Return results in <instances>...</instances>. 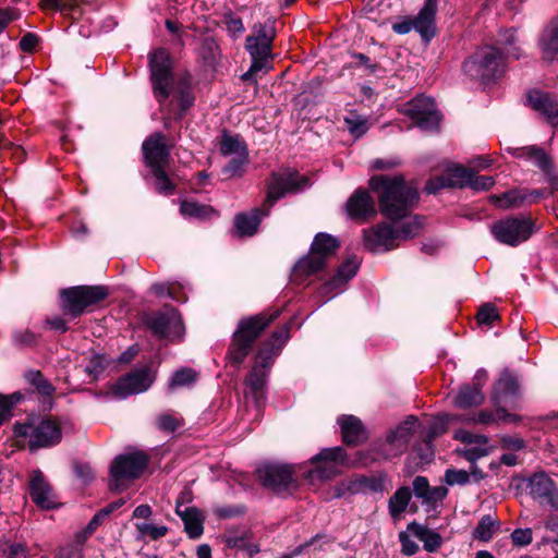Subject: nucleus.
I'll return each mask as SVG.
<instances>
[{
  "label": "nucleus",
  "instance_id": "423d86ee",
  "mask_svg": "<svg viewBox=\"0 0 558 558\" xmlns=\"http://www.w3.org/2000/svg\"><path fill=\"white\" fill-rule=\"evenodd\" d=\"M148 457L141 451L123 453L114 458L110 465L109 487L111 490L123 492L144 472Z\"/></svg>",
  "mask_w": 558,
  "mask_h": 558
},
{
  "label": "nucleus",
  "instance_id": "f3484780",
  "mask_svg": "<svg viewBox=\"0 0 558 558\" xmlns=\"http://www.w3.org/2000/svg\"><path fill=\"white\" fill-rule=\"evenodd\" d=\"M280 315V311L277 310L270 314L260 313L255 316L242 319L233 336L243 340L245 343L253 347L255 340L260 333Z\"/></svg>",
  "mask_w": 558,
  "mask_h": 558
},
{
  "label": "nucleus",
  "instance_id": "5fc2aeb1",
  "mask_svg": "<svg viewBox=\"0 0 558 558\" xmlns=\"http://www.w3.org/2000/svg\"><path fill=\"white\" fill-rule=\"evenodd\" d=\"M476 319L480 325L490 326L495 320L499 319L496 306L490 303L484 304L480 308Z\"/></svg>",
  "mask_w": 558,
  "mask_h": 558
},
{
  "label": "nucleus",
  "instance_id": "bf43d9fd",
  "mask_svg": "<svg viewBox=\"0 0 558 558\" xmlns=\"http://www.w3.org/2000/svg\"><path fill=\"white\" fill-rule=\"evenodd\" d=\"M250 538V533L247 531L242 532H229L226 535V543L230 548H239L241 549L245 546V543Z\"/></svg>",
  "mask_w": 558,
  "mask_h": 558
},
{
  "label": "nucleus",
  "instance_id": "bb28decb",
  "mask_svg": "<svg viewBox=\"0 0 558 558\" xmlns=\"http://www.w3.org/2000/svg\"><path fill=\"white\" fill-rule=\"evenodd\" d=\"M437 11V0H426L416 17L412 21L413 28L420 33L426 41L435 36V14Z\"/></svg>",
  "mask_w": 558,
  "mask_h": 558
},
{
  "label": "nucleus",
  "instance_id": "20e7f679",
  "mask_svg": "<svg viewBox=\"0 0 558 558\" xmlns=\"http://www.w3.org/2000/svg\"><path fill=\"white\" fill-rule=\"evenodd\" d=\"M15 437L26 438L31 451L58 445L62 439L59 422L50 416L32 414L13 425Z\"/></svg>",
  "mask_w": 558,
  "mask_h": 558
},
{
  "label": "nucleus",
  "instance_id": "49530a36",
  "mask_svg": "<svg viewBox=\"0 0 558 558\" xmlns=\"http://www.w3.org/2000/svg\"><path fill=\"white\" fill-rule=\"evenodd\" d=\"M126 384H153L156 380V372L149 365L135 368L126 377Z\"/></svg>",
  "mask_w": 558,
  "mask_h": 558
},
{
  "label": "nucleus",
  "instance_id": "1a4fd4ad",
  "mask_svg": "<svg viewBox=\"0 0 558 558\" xmlns=\"http://www.w3.org/2000/svg\"><path fill=\"white\" fill-rule=\"evenodd\" d=\"M535 231V223L530 217L519 216L500 219L490 227L494 238L502 244L517 246L525 242Z\"/></svg>",
  "mask_w": 558,
  "mask_h": 558
},
{
  "label": "nucleus",
  "instance_id": "f03ea898",
  "mask_svg": "<svg viewBox=\"0 0 558 558\" xmlns=\"http://www.w3.org/2000/svg\"><path fill=\"white\" fill-rule=\"evenodd\" d=\"M308 185V179L296 171L274 173L268 185L267 197L262 207L240 213L234 218V227L241 236L256 233L263 217L268 216L274 204L288 193H296Z\"/></svg>",
  "mask_w": 558,
  "mask_h": 558
},
{
  "label": "nucleus",
  "instance_id": "052dcab7",
  "mask_svg": "<svg viewBox=\"0 0 558 558\" xmlns=\"http://www.w3.org/2000/svg\"><path fill=\"white\" fill-rule=\"evenodd\" d=\"M469 186L475 191H486L489 190L494 184L495 180L489 175H476L473 171V177L470 180Z\"/></svg>",
  "mask_w": 558,
  "mask_h": 558
},
{
  "label": "nucleus",
  "instance_id": "603ef678",
  "mask_svg": "<svg viewBox=\"0 0 558 558\" xmlns=\"http://www.w3.org/2000/svg\"><path fill=\"white\" fill-rule=\"evenodd\" d=\"M157 427L166 433H172L182 425V418L172 413H163L156 420Z\"/></svg>",
  "mask_w": 558,
  "mask_h": 558
},
{
  "label": "nucleus",
  "instance_id": "a19ab883",
  "mask_svg": "<svg viewBox=\"0 0 558 558\" xmlns=\"http://www.w3.org/2000/svg\"><path fill=\"white\" fill-rule=\"evenodd\" d=\"M252 345L245 343L243 340L232 336V341L228 350L227 360L229 364L239 366L244 362L248 355Z\"/></svg>",
  "mask_w": 558,
  "mask_h": 558
},
{
  "label": "nucleus",
  "instance_id": "ea45409f",
  "mask_svg": "<svg viewBox=\"0 0 558 558\" xmlns=\"http://www.w3.org/2000/svg\"><path fill=\"white\" fill-rule=\"evenodd\" d=\"M498 530V522L490 514L483 515L476 527L473 530V538L481 542H488Z\"/></svg>",
  "mask_w": 558,
  "mask_h": 558
},
{
  "label": "nucleus",
  "instance_id": "ddd939ff",
  "mask_svg": "<svg viewBox=\"0 0 558 558\" xmlns=\"http://www.w3.org/2000/svg\"><path fill=\"white\" fill-rule=\"evenodd\" d=\"M253 34L246 37L245 48L252 59L264 63L271 57L272 43L276 38L275 21L254 24Z\"/></svg>",
  "mask_w": 558,
  "mask_h": 558
},
{
  "label": "nucleus",
  "instance_id": "39448f33",
  "mask_svg": "<svg viewBox=\"0 0 558 558\" xmlns=\"http://www.w3.org/2000/svg\"><path fill=\"white\" fill-rule=\"evenodd\" d=\"M289 339V325H283L271 333L258 350L246 384H264L268 379L276 357Z\"/></svg>",
  "mask_w": 558,
  "mask_h": 558
},
{
  "label": "nucleus",
  "instance_id": "8fccbe9b",
  "mask_svg": "<svg viewBox=\"0 0 558 558\" xmlns=\"http://www.w3.org/2000/svg\"><path fill=\"white\" fill-rule=\"evenodd\" d=\"M220 150L223 155H240L246 154V148L238 136H223L220 145Z\"/></svg>",
  "mask_w": 558,
  "mask_h": 558
},
{
  "label": "nucleus",
  "instance_id": "a211bd4d",
  "mask_svg": "<svg viewBox=\"0 0 558 558\" xmlns=\"http://www.w3.org/2000/svg\"><path fill=\"white\" fill-rule=\"evenodd\" d=\"M364 245L372 252H386L397 244V230L393 226L383 222L363 231Z\"/></svg>",
  "mask_w": 558,
  "mask_h": 558
},
{
  "label": "nucleus",
  "instance_id": "37998d69",
  "mask_svg": "<svg viewBox=\"0 0 558 558\" xmlns=\"http://www.w3.org/2000/svg\"><path fill=\"white\" fill-rule=\"evenodd\" d=\"M166 168L167 167H158L150 169V171L153 177L155 178L156 191L162 195H171L175 191V185L168 177Z\"/></svg>",
  "mask_w": 558,
  "mask_h": 558
},
{
  "label": "nucleus",
  "instance_id": "4d7b16f0",
  "mask_svg": "<svg viewBox=\"0 0 558 558\" xmlns=\"http://www.w3.org/2000/svg\"><path fill=\"white\" fill-rule=\"evenodd\" d=\"M445 481L448 485H465L470 482V474L464 470L448 469L445 473Z\"/></svg>",
  "mask_w": 558,
  "mask_h": 558
},
{
  "label": "nucleus",
  "instance_id": "cd10ccee",
  "mask_svg": "<svg viewBox=\"0 0 558 558\" xmlns=\"http://www.w3.org/2000/svg\"><path fill=\"white\" fill-rule=\"evenodd\" d=\"M539 48L544 60H558V16L551 19L543 29Z\"/></svg>",
  "mask_w": 558,
  "mask_h": 558
},
{
  "label": "nucleus",
  "instance_id": "4468645a",
  "mask_svg": "<svg viewBox=\"0 0 558 558\" xmlns=\"http://www.w3.org/2000/svg\"><path fill=\"white\" fill-rule=\"evenodd\" d=\"M256 473L262 485L276 493L288 490L295 483L292 469L289 465L265 463L256 470Z\"/></svg>",
  "mask_w": 558,
  "mask_h": 558
},
{
  "label": "nucleus",
  "instance_id": "69168bd1",
  "mask_svg": "<svg viewBox=\"0 0 558 558\" xmlns=\"http://www.w3.org/2000/svg\"><path fill=\"white\" fill-rule=\"evenodd\" d=\"M4 554L8 558H27L28 549L26 545L21 543L10 544L7 549H4Z\"/></svg>",
  "mask_w": 558,
  "mask_h": 558
},
{
  "label": "nucleus",
  "instance_id": "2eb2a0df",
  "mask_svg": "<svg viewBox=\"0 0 558 558\" xmlns=\"http://www.w3.org/2000/svg\"><path fill=\"white\" fill-rule=\"evenodd\" d=\"M171 145H168L166 135L154 132L142 144L144 162L149 169L168 167L171 156Z\"/></svg>",
  "mask_w": 558,
  "mask_h": 558
},
{
  "label": "nucleus",
  "instance_id": "4be33fe9",
  "mask_svg": "<svg viewBox=\"0 0 558 558\" xmlns=\"http://www.w3.org/2000/svg\"><path fill=\"white\" fill-rule=\"evenodd\" d=\"M531 108L542 114L547 122L558 128V100L553 95L533 89L527 93Z\"/></svg>",
  "mask_w": 558,
  "mask_h": 558
},
{
  "label": "nucleus",
  "instance_id": "13d9d810",
  "mask_svg": "<svg viewBox=\"0 0 558 558\" xmlns=\"http://www.w3.org/2000/svg\"><path fill=\"white\" fill-rule=\"evenodd\" d=\"M177 100L180 109L179 113L177 114V118L181 119L185 111L193 106L194 96L192 95L189 88H182L177 96Z\"/></svg>",
  "mask_w": 558,
  "mask_h": 558
},
{
  "label": "nucleus",
  "instance_id": "3c124183",
  "mask_svg": "<svg viewBox=\"0 0 558 558\" xmlns=\"http://www.w3.org/2000/svg\"><path fill=\"white\" fill-rule=\"evenodd\" d=\"M344 123L350 133L355 136L363 135L368 129L366 118L354 112H351L348 117L344 118Z\"/></svg>",
  "mask_w": 558,
  "mask_h": 558
},
{
  "label": "nucleus",
  "instance_id": "0e129e2a",
  "mask_svg": "<svg viewBox=\"0 0 558 558\" xmlns=\"http://www.w3.org/2000/svg\"><path fill=\"white\" fill-rule=\"evenodd\" d=\"M454 438L458 440H461L462 442H465V444H472V442L487 444V441H488L486 436L473 435L463 429L457 430L454 434Z\"/></svg>",
  "mask_w": 558,
  "mask_h": 558
},
{
  "label": "nucleus",
  "instance_id": "f8f14e48",
  "mask_svg": "<svg viewBox=\"0 0 558 558\" xmlns=\"http://www.w3.org/2000/svg\"><path fill=\"white\" fill-rule=\"evenodd\" d=\"M311 462L314 468L307 472L308 480H329L339 473V466L345 464V450L339 446L325 448L314 456Z\"/></svg>",
  "mask_w": 558,
  "mask_h": 558
},
{
  "label": "nucleus",
  "instance_id": "a878e982",
  "mask_svg": "<svg viewBox=\"0 0 558 558\" xmlns=\"http://www.w3.org/2000/svg\"><path fill=\"white\" fill-rule=\"evenodd\" d=\"M413 493L423 505L435 507L448 495L445 486L432 487L425 476H416L413 480Z\"/></svg>",
  "mask_w": 558,
  "mask_h": 558
},
{
  "label": "nucleus",
  "instance_id": "393cba45",
  "mask_svg": "<svg viewBox=\"0 0 558 558\" xmlns=\"http://www.w3.org/2000/svg\"><path fill=\"white\" fill-rule=\"evenodd\" d=\"M29 494L33 501L43 509H51L57 504L51 487L40 471H34L32 474Z\"/></svg>",
  "mask_w": 558,
  "mask_h": 558
},
{
  "label": "nucleus",
  "instance_id": "b1692460",
  "mask_svg": "<svg viewBox=\"0 0 558 558\" xmlns=\"http://www.w3.org/2000/svg\"><path fill=\"white\" fill-rule=\"evenodd\" d=\"M343 442L349 446H357L368 438V433L362 421L354 415L343 414L338 417Z\"/></svg>",
  "mask_w": 558,
  "mask_h": 558
},
{
  "label": "nucleus",
  "instance_id": "774afa93",
  "mask_svg": "<svg viewBox=\"0 0 558 558\" xmlns=\"http://www.w3.org/2000/svg\"><path fill=\"white\" fill-rule=\"evenodd\" d=\"M523 376L518 373L517 371L505 368L499 377L498 384H518L519 381L523 380Z\"/></svg>",
  "mask_w": 558,
  "mask_h": 558
},
{
  "label": "nucleus",
  "instance_id": "e433bc0d",
  "mask_svg": "<svg viewBox=\"0 0 558 558\" xmlns=\"http://www.w3.org/2000/svg\"><path fill=\"white\" fill-rule=\"evenodd\" d=\"M338 247L339 241L335 236L322 232L316 234L314 238L310 251L315 255L323 257L324 262L326 263L327 259L336 253Z\"/></svg>",
  "mask_w": 558,
  "mask_h": 558
},
{
  "label": "nucleus",
  "instance_id": "7c9ffc66",
  "mask_svg": "<svg viewBox=\"0 0 558 558\" xmlns=\"http://www.w3.org/2000/svg\"><path fill=\"white\" fill-rule=\"evenodd\" d=\"M85 0H40L44 10H53L72 21L80 20L83 15Z\"/></svg>",
  "mask_w": 558,
  "mask_h": 558
},
{
  "label": "nucleus",
  "instance_id": "680f3d73",
  "mask_svg": "<svg viewBox=\"0 0 558 558\" xmlns=\"http://www.w3.org/2000/svg\"><path fill=\"white\" fill-rule=\"evenodd\" d=\"M399 542L401 544V553L405 556H413L418 550V545L410 537L407 532L399 533Z\"/></svg>",
  "mask_w": 558,
  "mask_h": 558
},
{
  "label": "nucleus",
  "instance_id": "09e8293b",
  "mask_svg": "<svg viewBox=\"0 0 558 558\" xmlns=\"http://www.w3.org/2000/svg\"><path fill=\"white\" fill-rule=\"evenodd\" d=\"M422 228V221L418 217H413L404 221L397 230V240H408L415 236Z\"/></svg>",
  "mask_w": 558,
  "mask_h": 558
},
{
  "label": "nucleus",
  "instance_id": "2f4dec72",
  "mask_svg": "<svg viewBox=\"0 0 558 558\" xmlns=\"http://www.w3.org/2000/svg\"><path fill=\"white\" fill-rule=\"evenodd\" d=\"M184 523V529L191 538H198L204 532V520L202 511L195 507H184L183 511L177 513Z\"/></svg>",
  "mask_w": 558,
  "mask_h": 558
},
{
  "label": "nucleus",
  "instance_id": "a18cd8bd",
  "mask_svg": "<svg viewBox=\"0 0 558 558\" xmlns=\"http://www.w3.org/2000/svg\"><path fill=\"white\" fill-rule=\"evenodd\" d=\"M22 398L21 392H13L11 395L0 393V426L11 417L13 407L16 405Z\"/></svg>",
  "mask_w": 558,
  "mask_h": 558
},
{
  "label": "nucleus",
  "instance_id": "473e14b6",
  "mask_svg": "<svg viewBox=\"0 0 558 558\" xmlns=\"http://www.w3.org/2000/svg\"><path fill=\"white\" fill-rule=\"evenodd\" d=\"M148 386H102L100 390H90V392L107 401L123 400L131 395L145 392Z\"/></svg>",
  "mask_w": 558,
  "mask_h": 558
},
{
  "label": "nucleus",
  "instance_id": "0eeeda50",
  "mask_svg": "<svg viewBox=\"0 0 558 558\" xmlns=\"http://www.w3.org/2000/svg\"><path fill=\"white\" fill-rule=\"evenodd\" d=\"M463 71L472 80L486 83L504 72V56L494 46L481 47L463 63Z\"/></svg>",
  "mask_w": 558,
  "mask_h": 558
},
{
  "label": "nucleus",
  "instance_id": "4c0bfd02",
  "mask_svg": "<svg viewBox=\"0 0 558 558\" xmlns=\"http://www.w3.org/2000/svg\"><path fill=\"white\" fill-rule=\"evenodd\" d=\"M521 398L520 386H497L494 399L498 409L517 408Z\"/></svg>",
  "mask_w": 558,
  "mask_h": 558
},
{
  "label": "nucleus",
  "instance_id": "f257e3e1",
  "mask_svg": "<svg viewBox=\"0 0 558 558\" xmlns=\"http://www.w3.org/2000/svg\"><path fill=\"white\" fill-rule=\"evenodd\" d=\"M369 187L377 194L381 215L392 221L405 218L420 199L417 189L408 184L402 174L374 175Z\"/></svg>",
  "mask_w": 558,
  "mask_h": 558
},
{
  "label": "nucleus",
  "instance_id": "412c9836",
  "mask_svg": "<svg viewBox=\"0 0 558 558\" xmlns=\"http://www.w3.org/2000/svg\"><path fill=\"white\" fill-rule=\"evenodd\" d=\"M357 268L359 262L355 257L347 259L339 266L337 274L320 287L319 293L327 299H332L355 276Z\"/></svg>",
  "mask_w": 558,
  "mask_h": 558
},
{
  "label": "nucleus",
  "instance_id": "de8ad7c7",
  "mask_svg": "<svg viewBox=\"0 0 558 558\" xmlns=\"http://www.w3.org/2000/svg\"><path fill=\"white\" fill-rule=\"evenodd\" d=\"M449 423H450L449 415H440V416L434 417L428 425L427 435H426L427 444H430L433 441V439L445 434L447 432Z\"/></svg>",
  "mask_w": 558,
  "mask_h": 558
},
{
  "label": "nucleus",
  "instance_id": "338daca9",
  "mask_svg": "<svg viewBox=\"0 0 558 558\" xmlns=\"http://www.w3.org/2000/svg\"><path fill=\"white\" fill-rule=\"evenodd\" d=\"M20 17V12L12 8L0 9V33L8 26V24Z\"/></svg>",
  "mask_w": 558,
  "mask_h": 558
},
{
  "label": "nucleus",
  "instance_id": "aec40b11",
  "mask_svg": "<svg viewBox=\"0 0 558 558\" xmlns=\"http://www.w3.org/2000/svg\"><path fill=\"white\" fill-rule=\"evenodd\" d=\"M473 177V170L463 166H453L447 170L444 175L429 180L425 185L428 194H435L442 187H464L469 186Z\"/></svg>",
  "mask_w": 558,
  "mask_h": 558
},
{
  "label": "nucleus",
  "instance_id": "79ce46f5",
  "mask_svg": "<svg viewBox=\"0 0 558 558\" xmlns=\"http://www.w3.org/2000/svg\"><path fill=\"white\" fill-rule=\"evenodd\" d=\"M136 531L138 533L137 538L149 537L153 541H157L168 533V527L166 525H158L151 522H136L135 523Z\"/></svg>",
  "mask_w": 558,
  "mask_h": 558
},
{
  "label": "nucleus",
  "instance_id": "9d476101",
  "mask_svg": "<svg viewBox=\"0 0 558 558\" xmlns=\"http://www.w3.org/2000/svg\"><path fill=\"white\" fill-rule=\"evenodd\" d=\"M153 92L157 101L162 105L170 96L173 83L171 60L167 50L160 48L149 56Z\"/></svg>",
  "mask_w": 558,
  "mask_h": 558
},
{
  "label": "nucleus",
  "instance_id": "e2e57ef3",
  "mask_svg": "<svg viewBox=\"0 0 558 558\" xmlns=\"http://www.w3.org/2000/svg\"><path fill=\"white\" fill-rule=\"evenodd\" d=\"M512 543L517 546H526L532 543L531 529H515L511 533Z\"/></svg>",
  "mask_w": 558,
  "mask_h": 558
},
{
  "label": "nucleus",
  "instance_id": "c9c22d12",
  "mask_svg": "<svg viewBox=\"0 0 558 558\" xmlns=\"http://www.w3.org/2000/svg\"><path fill=\"white\" fill-rule=\"evenodd\" d=\"M412 498L410 487H399L395 494L389 498L388 510L393 520H400L403 512L407 510Z\"/></svg>",
  "mask_w": 558,
  "mask_h": 558
},
{
  "label": "nucleus",
  "instance_id": "c756f323",
  "mask_svg": "<svg viewBox=\"0 0 558 558\" xmlns=\"http://www.w3.org/2000/svg\"><path fill=\"white\" fill-rule=\"evenodd\" d=\"M551 192L543 189L538 190H511L506 192L499 201L502 207H518L523 203H535L537 199L550 195Z\"/></svg>",
  "mask_w": 558,
  "mask_h": 558
},
{
  "label": "nucleus",
  "instance_id": "864d4df0",
  "mask_svg": "<svg viewBox=\"0 0 558 558\" xmlns=\"http://www.w3.org/2000/svg\"><path fill=\"white\" fill-rule=\"evenodd\" d=\"M246 163L247 153L235 155V157L230 159L228 165L223 168V173L230 178L241 175Z\"/></svg>",
  "mask_w": 558,
  "mask_h": 558
},
{
  "label": "nucleus",
  "instance_id": "6ab92c4d",
  "mask_svg": "<svg viewBox=\"0 0 558 558\" xmlns=\"http://www.w3.org/2000/svg\"><path fill=\"white\" fill-rule=\"evenodd\" d=\"M526 488L534 499L558 510V487L545 472L534 473L529 478Z\"/></svg>",
  "mask_w": 558,
  "mask_h": 558
},
{
  "label": "nucleus",
  "instance_id": "c03bdc74",
  "mask_svg": "<svg viewBox=\"0 0 558 558\" xmlns=\"http://www.w3.org/2000/svg\"><path fill=\"white\" fill-rule=\"evenodd\" d=\"M180 213L185 217L204 219L213 214L214 210L210 206L202 205L194 201H183L180 205Z\"/></svg>",
  "mask_w": 558,
  "mask_h": 558
},
{
  "label": "nucleus",
  "instance_id": "5701e85b",
  "mask_svg": "<svg viewBox=\"0 0 558 558\" xmlns=\"http://www.w3.org/2000/svg\"><path fill=\"white\" fill-rule=\"evenodd\" d=\"M345 211L353 220H366L375 216V203L367 191L357 190L347 201Z\"/></svg>",
  "mask_w": 558,
  "mask_h": 558
},
{
  "label": "nucleus",
  "instance_id": "dca6fc26",
  "mask_svg": "<svg viewBox=\"0 0 558 558\" xmlns=\"http://www.w3.org/2000/svg\"><path fill=\"white\" fill-rule=\"evenodd\" d=\"M146 325L158 338L178 337L182 331L181 317L174 308L150 314L146 318Z\"/></svg>",
  "mask_w": 558,
  "mask_h": 558
},
{
  "label": "nucleus",
  "instance_id": "c85d7f7f",
  "mask_svg": "<svg viewBox=\"0 0 558 558\" xmlns=\"http://www.w3.org/2000/svg\"><path fill=\"white\" fill-rule=\"evenodd\" d=\"M325 266L324 258L310 251L306 256L300 258L294 265L292 278L296 282H303L307 277L322 271Z\"/></svg>",
  "mask_w": 558,
  "mask_h": 558
},
{
  "label": "nucleus",
  "instance_id": "72a5a7b5",
  "mask_svg": "<svg viewBox=\"0 0 558 558\" xmlns=\"http://www.w3.org/2000/svg\"><path fill=\"white\" fill-rule=\"evenodd\" d=\"M408 531L423 542L424 549L428 553L436 551L442 544V538L437 532L416 522L409 523Z\"/></svg>",
  "mask_w": 558,
  "mask_h": 558
},
{
  "label": "nucleus",
  "instance_id": "9b49d317",
  "mask_svg": "<svg viewBox=\"0 0 558 558\" xmlns=\"http://www.w3.org/2000/svg\"><path fill=\"white\" fill-rule=\"evenodd\" d=\"M403 113L424 131L437 130L441 120L434 99L427 96H418L407 102Z\"/></svg>",
  "mask_w": 558,
  "mask_h": 558
},
{
  "label": "nucleus",
  "instance_id": "58836bf2",
  "mask_svg": "<svg viewBox=\"0 0 558 558\" xmlns=\"http://www.w3.org/2000/svg\"><path fill=\"white\" fill-rule=\"evenodd\" d=\"M484 400V396L478 386H464L454 399V403L459 408H470L480 405Z\"/></svg>",
  "mask_w": 558,
  "mask_h": 558
},
{
  "label": "nucleus",
  "instance_id": "f704fd0d",
  "mask_svg": "<svg viewBox=\"0 0 558 558\" xmlns=\"http://www.w3.org/2000/svg\"><path fill=\"white\" fill-rule=\"evenodd\" d=\"M517 157L532 161L543 172L549 173L553 170V162L546 151L538 146H525L517 149Z\"/></svg>",
  "mask_w": 558,
  "mask_h": 558
},
{
  "label": "nucleus",
  "instance_id": "7ed1b4c3",
  "mask_svg": "<svg viewBox=\"0 0 558 558\" xmlns=\"http://www.w3.org/2000/svg\"><path fill=\"white\" fill-rule=\"evenodd\" d=\"M418 427V418L414 415H408L395 428H391L385 438L374 442L369 457L362 456L363 464L367 465L369 461L388 460L403 454Z\"/></svg>",
  "mask_w": 558,
  "mask_h": 558
},
{
  "label": "nucleus",
  "instance_id": "6e6d98bb",
  "mask_svg": "<svg viewBox=\"0 0 558 558\" xmlns=\"http://www.w3.org/2000/svg\"><path fill=\"white\" fill-rule=\"evenodd\" d=\"M199 379V372L192 367H182L174 373L171 384H193Z\"/></svg>",
  "mask_w": 558,
  "mask_h": 558
},
{
  "label": "nucleus",
  "instance_id": "6e6552de",
  "mask_svg": "<svg viewBox=\"0 0 558 558\" xmlns=\"http://www.w3.org/2000/svg\"><path fill=\"white\" fill-rule=\"evenodd\" d=\"M108 295L104 286H77L61 291V303L64 314L77 317L90 306L98 304Z\"/></svg>",
  "mask_w": 558,
  "mask_h": 558
}]
</instances>
